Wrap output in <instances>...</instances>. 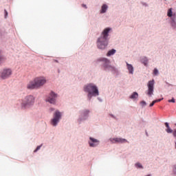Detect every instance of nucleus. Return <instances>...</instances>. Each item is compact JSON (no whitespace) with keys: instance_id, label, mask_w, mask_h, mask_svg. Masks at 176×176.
<instances>
[{"instance_id":"cd10ccee","label":"nucleus","mask_w":176,"mask_h":176,"mask_svg":"<svg viewBox=\"0 0 176 176\" xmlns=\"http://www.w3.org/2000/svg\"><path fill=\"white\" fill-rule=\"evenodd\" d=\"M141 4L142 5V6H145V8H148V3H146V2H141Z\"/></svg>"},{"instance_id":"473e14b6","label":"nucleus","mask_w":176,"mask_h":176,"mask_svg":"<svg viewBox=\"0 0 176 176\" xmlns=\"http://www.w3.org/2000/svg\"><path fill=\"white\" fill-rule=\"evenodd\" d=\"M155 104H156V102H155V100H153L151 103H150L149 107H153V105H155Z\"/></svg>"},{"instance_id":"f8f14e48","label":"nucleus","mask_w":176,"mask_h":176,"mask_svg":"<svg viewBox=\"0 0 176 176\" xmlns=\"http://www.w3.org/2000/svg\"><path fill=\"white\" fill-rule=\"evenodd\" d=\"M109 141L111 142V144H124V142H127V140L122 138H110Z\"/></svg>"},{"instance_id":"423d86ee","label":"nucleus","mask_w":176,"mask_h":176,"mask_svg":"<svg viewBox=\"0 0 176 176\" xmlns=\"http://www.w3.org/2000/svg\"><path fill=\"white\" fill-rule=\"evenodd\" d=\"M90 116V109H85L79 111L78 118L77 119V122L78 124H82L83 122H86Z\"/></svg>"},{"instance_id":"412c9836","label":"nucleus","mask_w":176,"mask_h":176,"mask_svg":"<svg viewBox=\"0 0 176 176\" xmlns=\"http://www.w3.org/2000/svg\"><path fill=\"white\" fill-rule=\"evenodd\" d=\"M135 167L136 168H140V169H142V170H143V168H144V166H142V165L141 164V163H140V162H136V163L135 164Z\"/></svg>"},{"instance_id":"4c0bfd02","label":"nucleus","mask_w":176,"mask_h":176,"mask_svg":"<svg viewBox=\"0 0 176 176\" xmlns=\"http://www.w3.org/2000/svg\"><path fill=\"white\" fill-rule=\"evenodd\" d=\"M61 71H60V69H58V74H60Z\"/></svg>"},{"instance_id":"79ce46f5","label":"nucleus","mask_w":176,"mask_h":176,"mask_svg":"<svg viewBox=\"0 0 176 176\" xmlns=\"http://www.w3.org/2000/svg\"><path fill=\"white\" fill-rule=\"evenodd\" d=\"M175 126H176V124H175Z\"/></svg>"},{"instance_id":"58836bf2","label":"nucleus","mask_w":176,"mask_h":176,"mask_svg":"<svg viewBox=\"0 0 176 176\" xmlns=\"http://www.w3.org/2000/svg\"><path fill=\"white\" fill-rule=\"evenodd\" d=\"M171 28L173 29V30H176V26L174 28V27H171Z\"/></svg>"},{"instance_id":"4be33fe9","label":"nucleus","mask_w":176,"mask_h":176,"mask_svg":"<svg viewBox=\"0 0 176 176\" xmlns=\"http://www.w3.org/2000/svg\"><path fill=\"white\" fill-rule=\"evenodd\" d=\"M43 146V144H41L38 146H36V148L34 150V153H36V152H38V151H39L42 146Z\"/></svg>"},{"instance_id":"393cba45","label":"nucleus","mask_w":176,"mask_h":176,"mask_svg":"<svg viewBox=\"0 0 176 176\" xmlns=\"http://www.w3.org/2000/svg\"><path fill=\"white\" fill-rule=\"evenodd\" d=\"M8 16H9V13L6 9H4V19H8Z\"/></svg>"},{"instance_id":"7c9ffc66","label":"nucleus","mask_w":176,"mask_h":176,"mask_svg":"<svg viewBox=\"0 0 176 176\" xmlns=\"http://www.w3.org/2000/svg\"><path fill=\"white\" fill-rule=\"evenodd\" d=\"M162 100H164L163 98L155 99V100H154V101H155V102H160V101H162Z\"/></svg>"},{"instance_id":"9b49d317","label":"nucleus","mask_w":176,"mask_h":176,"mask_svg":"<svg viewBox=\"0 0 176 176\" xmlns=\"http://www.w3.org/2000/svg\"><path fill=\"white\" fill-rule=\"evenodd\" d=\"M88 144L89 145L90 148H97V146L100 145V140L93 137H89Z\"/></svg>"},{"instance_id":"dca6fc26","label":"nucleus","mask_w":176,"mask_h":176,"mask_svg":"<svg viewBox=\"0 0 176 176\" xmlns=\"http://www.w3.org/2000/svg\"><path fill=\"white\" fill-rule=\"evenodd\" d=\"M116 54V50L115 48H112L111 50H109L106 56L107 57H111V56H115Z\"/></svg>"},{"instance_id":"5701e85b","label":"nucleus","mask_w":176,"mask_h":176,"mask_svg":"<svg viewBox=\"0 0 176 176\" xmlns=\"http://www.w3.org/2000/svg\"><path fill=\"white\" fill-rule=\"evenodd\" d=\"M140 105H141L142 108H145V107H146V105H148V103H146V101H145V100H142L140 102Z\"/></svg>"},{"instance_id":"c756f323","label":"nucleus","mask_w":176,"mask_h":176,"mask_svg":"<svg viewBox=\"0 0 176 176\" xmlns=\"http://www.w3.org/2000/svg\"><path fill=\"white\" fill-rule=\"evenodd\" d=\"M165 83H166L165 87H170V86H173V85L168 83V82L167 81H166Z\"/></svg>"},{"instance_id":"a211bd4d","label":"nucleus","mask_w":176,"mask_h":176,"mask_svg":"<svg viewBox=\"0 0 176 176\" xmlns=\"http://www.w3.org/2000/svg\"><path fill=\"white\" fill-rule=\"evenodd\" d=\"M6 60V56L2 54V50H0V65L3 64Z\"/></svg>"},{"instance_id":"6ab92c4d","label":"nucleus","mask_w":176,"mask_h":176,"mask_svg":"<svg viewBox=\"0 0 176 176\" xmlns=\"http://www.w3.org/2000/svg\"><path fill=\"white\" fill-rule=\"evenodd\" d=\"M148 57L146 56H144L140 59V63H142V64H143L144 65V67H147L148 66Z\"/></svg>"},{"instance_id":"72a5a7b5","label":"nucleus","mask_w":176,"mask_h":176,"mask_svg":"<svg viewBox=\"0 0 176 176\" xmlns=\"http://www.w3.org/2000/svg\"><path fill=\"white\" fill-rule=\"evenodd\" d=\"M173 135L174 138H176V129H175V130L173 131Z\"/></svg>"},{"instance_id":"c85d7f7f","label":"nucleus","mask_w":176,"mask_h":176,"mask_svg":"<svg viewBox=\"0 0 176 176\" xmlns=\"http://www.w3.org/2000/svg\"><path fill=\"white\" fill-rule=\"evenodd\" d=\"M168 102H173L175 103V98H172L171 99L168 100Z\"/></svg>"},{"instance_id":"6e6552de","label":"nucleus","mask_w":176,"mask_h":176,"mask_svg":"<svg viewBox=\"0 0 176 176\" xmlns=\"http://www.w3.org/2000/svg\"><path fill=\"white\" fill-rule=\"evenodd\" d=\"M57 97H58V94L54 91H51L48 97L45 99V102H49V104L56 105V104H57Z\"/></svg>"},{"instance_id":"f704fd0d","label":"nucleus","mask_w":176,"mask_h":176,"mask_svg":"<svg viewBox=\"0 0 176 176\" xmlns=\"http://www.w3.org/2000/svg\"><path fill=\"white\" fill-rule=\"evenodd\" d=\"M82 6L85 8V9H87V6L86 4H82Z\"/></svg>"},{"instance_id":"39448f33","label":"nucleus","mask_w":176,"mask_h":176,"mask_svg":"<svg viewBox=\"0 0 176 176\" xmlns=\"http://www.w3.org/2000/svg\"><path fill=\"white\" fill-rule=\"evenodd\" d=\"M35 104V97L32 95H29L25 97L24 99L22 100L21 103V109L22 111H25V109H30L32 107H34Z\"/></svg>"},{"instance_id":"f03ea898","label":"nucleus","mask_w":176,"mask_h":176,"mask_svg":"<svg viewBox=\"0 0 176 176\" xmlns=\"http://www.w3.org/2000/svg\"><path fill=\"white\" fill-rule=\"evenodd\" d=\"M112 31V28H105L101 32L100 36L97 38L98 48L100 50H105L109 44V33Z\"/></svg>"},{"instance_id":"f257e3e1","label":"nucleus","mask_w":176,"mask_h":176,"mask_svg":"<svg viewBox=\"0 0 176 176\" xmlns=\"http://www.w3.org/2000/svg\"><path fill=\"white\" fill-rule=\"evenodd\" d=\"M96 63L99 64V67L102 71L104 72H111L116 77L119 76V70L116 67L111 65V60L108 58L100 57L96 60Z\"/></svg>"},{"instance_id":"4468645a","label":"nucleus","mask_w":176,"mask_h":176,"mask_svg":"<svg viewBox=\"0 0 176 176\" xmlns=\"http://www.w3.org/2000/svg\"><path fill=\"white\" fill-rule=\"evenodd\" d=\"M164 126L166 128L165 129V131L168 133V134H173L174 131L173 130V129H171V127L170 126V123L168 122H164Z\"/></svg>"},{"instance_id":"ea45409f","label":"nucleus","mask_w":176,"mask_h":176,"mask_svg":"<svg viewBox=\"0 0 176 176\" xmlns=\"http://www.w3.org/2000/svg\"><path fill=\"white\" fill-rule=\"evenodd\" d=\"M175 148L176 149V142H175Z\"/></svg>"},{"instance_id":"ddd939ff","label":"nucleus","mask_w":176,"mask_h":176,"mask_svg":"<svg viewBox=\"0 0 176 176\" xmlns=\"http://www.w3.org/2000/svg\"><path fill=\"white\" fill-rule=\"evenodd\" d=\"M10 75H12V69H4L1 74V79H7V78H9Z\"/></svg>"},{"instance_id":"7ed1b4c3","label":"nucleus","mask_w":176,"mask_h":176,"mask_svg":"<svg viewBox=\"0 0 176 176\" xmlns=\"http://www.w3.org/2000/svg\"><path fill=\"white\" fill-rule=\"evenodd\" d=\"M84 93H87V101H91L93 97H98L100 96V90L98 89V87L93 83L89 82L83 87Z\"/></svg>"},{"instance_id":"1a4fd4ad","label":"nucleus","mask_w":176,"mask_h":176,"mask_svg":"<svg viewBox=\"0 0 176 176\" xmlns=\"http://www.w3.org/2000/svg\"><path fill=\"white\" fill-rule=\"evenodd\" d=\"M167 16L170 17L169 24L170 27H176V13L173 12V8H170L167 11Z\"/></svg>"},{"instance_id":"a878e982","label":"nucleus","mask_w":176,"mask_h":176,"mask_svg":"<svg viewBox=\"0 0 176 176\" xmlns=\"http://www.w3.org/2000/svg\"><path fill=\"white\" fill-rule=\"evenodd\" d=\"M109 116H110L111 118H112V119H114L115 120H118V118L115 116V115H113V113H109Z\"/></svg>"},{"instance_id":"f3484780","label":"nucleus","mask_w":176,"mask_h":176,"mask_svg":"<svg viewBox=\"0 0 176 176\" xmlns=\"http://www.w3.org/2000/svg\"><path fill=\"white\" fill-rule=\"evenodd\" d=\"M107 10H108V6L107 5V3L102 4L100 11V13L102 14H104V13H107Z\"/></svg>"},{"instance_id":"b1692460","label":"nucleus","mask_w":176,"mask_h":176,"mask_svg":"<svg viewBox=\"0 0 176 176\" xmlns=\"http://www.w3.org/2000/svg\"><path fill=\"white\" fill-rule=\"evenodd\" d=\"M153 74L155 76H157V75H159V69H157V68H155L153 69Z\"/></svg>"},{"instance_id":"c9c22d12","label":"nucleus","mask_w":176,"mask_h":176,"mask_svg":"<svg viewBox=\"0 0 176 176\" xmlns=\"http://www.w3.org/2000/svg\"><path fill=\"white\" fill-rule=\"evenodd\" d=\"M98 100L100 101V102H102V99L101 98L98 97Z\"/></svg>"},{"instance_id":"e433bc0d","label":"nucleus","mask_w":176,"mask_h":176,"mask_svg":"<svg viewBox=\"0 0 176 176\" xmlns=\"http://www.w3.org/2000/svg\"><path fill=\"white\" fill-rule=\"evenodd\" d=\"M54 63H58V60H57V59H54Z\"/></svg>"},{"instance_id":"9d476101","label":"nucleus","mask_w":176,"mask_h":176,"mask_svg":"<svg viewBox=\"0 0 176 176\" xmlns=\"http://www.w3.org/2000/svg\"><path fill=\"white\" fill-rule=\"evenodd\" d=\"M147 87L146 94L149 96V97H152V96H153V91H155V79H152L148 82Z\"/></svg>"},{"instance_id":"2f4dec72","label":"nucleus","mask_w":176,"mask_h":176,"mask_svg":"<svg viewBox=\"0 0 176 176\" xmlns=\"http://www.w3.org/2000/svg\"><path fill=\"white\" fill-rule=\"evenodd\" d=\"M54 111H56V109L54 107H51L49 109V112H50V113L54 112Z\"/></svg>"},{"instance_id":"bb28decb","label":"nucleus","mask_w":176,"mask_h":176,"mask_svg":"<svg viewBox=\"0 0 176 176\" xmlns=\"http://www.w3.org/2000/svg\"><path fill=\"white\" fill-rule=\"evenodd\" d=\"M173 172L175 175H176V164L173 166Z\"/></svg>"},{"instance_id":"0eeeda50","label":"nucleus","mask_w":176,"mask_h":176,"mask_svg":"<svg viewBox=\"0 0 176 176\" xmlns=\"http://www.w3.org/2000/svg\"><path fill=\"white\" fill-rule=\"evenodd\" d=\"M62 118L63 113H61L60 110L56 109L53 114V118L50 120V124L52 126H53V127H56V126L58 125V123H60Z\"/></svg>"},{"instance_id":"20e7f679","label":"nucleus","mask_w":176,"mask_h":176,"mask_svg":"<svg viewBox=\"0 0 176 176\" xmlns=\"http://www.w3.org/2000/svg\"><path fill=\"white\" fill-rule=\"evenodd\" d=\"M45 83H46V79L45 78V77H37L35 78L33 81H30V82L27 85V89L28 90L39 89V87H42V86H43Z\"/></svg>"},{"instance_id":"aec40b11","label":"nucleus","mask_w":176,"mask_h":176,"mask_svg":"<svg viewBox=\"0 0 176 176\" xmlns=\"http://www.w3.org/2000/svg\"><path fill=\"white\" fill-rule=\"evenodd\" d=\"M129 98H130L131 100H137V98H138V92H137V91L133 92V93L130 95Z\"/></svg>"},{"instance_id":"a19ab883","label":"nucleus","mask_w":176,"mask_h":176,"mask_svg":"<svg viewBox=\"0 0 176 176\" xmlns=\"http://www.w3.org/2000/svg\"><path fill=\"white\" fill-rule=\"evenodd\" d=\"M146 135H148V132H146Z\"/></svg>"},{"instance_id":"2eb2a0df","label":"nucleus","mask_w":176,"mask_h":176,"mask_svg":"<svg viewBox=\"0 0 176 176\" xmlns=\"http://www.w3.org/2000/svg\"><path fill=\"white\" fill-rule=\"evenodd\" d=\"M126 68L129 71V73L130 74V75H133L134 74V67L131 65L129 64V63H126Z\"/></svg>"}]
</instances>
